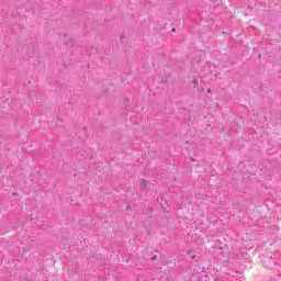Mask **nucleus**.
I'll use <instances>...</instances> for the list:
<instances>
[{
  "instance_id": "f03ea898",
  "label": "nucleus",
  "mask_w": 281,
  "mask_h": 281,
  "mask_svg": "<svg viewBox=\"0 0 281 281\" xmlns=\"http://www.w3.org/2000/svg\"><path fill=\"white\" fill-rule=\"evenodd\" d=\"M207 92H209V93H211V92H212V90H211V89H209V90H207Z\"/></svg>"
},
{
  "instance_id": "f257e3e1",
  "label": "nucleus",
  "mask_w": 281,
  "mask_h": 281,
  "mask_svg": "<svg viewBox=\"0 0 281 281\" xmlns=\"http://www.w3.org/2000/svg\"><path fill=\"white\" fill-rule=\"evenodd\" d=\"M140 186H142V188H145V186H146V182H143V183H140Z\"/></svg>"
}]
</instances>
